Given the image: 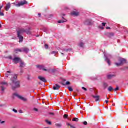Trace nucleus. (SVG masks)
Returning <instances> with one entry per match:
<instances>
[{
	"mask_svg": "<svg viewBox=\"0 0 128 128\" xmlns=\"http://www.w3.org/2000/svg\"><path fill=\"white\" fill-rule=\"evenodd\" d=\"M68 50H70V49H66V50H64V52H68Z\"/></svg>",
	"mask_w": 128,
	"mask_h": 128,
	"instance_id": "obj_39",
	"label": "nucleus"
},
{
	"mask_svg": "<svg viewBox=\"0 0 128 128\" xmlns=\"http://www.w3.org/2000/svg\"><path fill=\"white\" fill-rule=\"evenodd\" d=\"M105 57L106 58V61L108 64H110V59L108 58L106 56V55L104 54Z\"/></svg>",
	"mask_w": 128,
	"mask_h": 128,
	"instance_id": "obj_16",
	"label": "nucleus"
},
{
	"mask_svg": "<svg viewBox=\"0 0 128 128\" xmlns=\"http://www.w3.org/2000/svg\"><path fill=\"white\" fill-rule=\"evenodd\" d=\"M62 86H70V82H67L65 84L62 83Z\"/></svg>",
	"mask_w": 128,
	"mask_h": 128,
	"instance_id": "obj_24",
	"label": "nucleus"
},
{
	"mask_svg": "<svg viewBox=\"0 0 128 128\" xmlns=\"http://www.w3.org/2000/svg\"><path fill=\"white\" fill-rule=\"evenodd\" d=\"M28 4V2L26 1V0L21 1L18 4H16V6L17 8H20V6H24V4Z\"/></svg>",
	"mask_w": 128,
	"mask_h": 128,
	"instance_id": "obj_6",
	"label": "nucleus"
},
{
	"mask_svg": "<svg viewBox=\"0 0 128 128\" xmlns=\"http://www.w3.org/2000/svg\"><path fill=\"white\" fill-rule=\"evenodd\" d=\"M38 80H41L42 82H46V78L42 76H39L38 77Z\"/></svg>",
	"mask_w": 128,
	"mask_h": 128,
	"instance_id": "obj_12",
	"label": "nucleus"
},
{
	"mask_svg": "<svg viewBox=\"0 0 128 128\" xmlns=\"http://www.w3.org/2000/svg\"><path fill=\"white\" fill-rule=\"evenodd\" d=\"M116 64H120L118 63H116Z\"/></svg>",
	"mask_w": 128,
	"mask_h": 128,
	"instance_id": "obj_54",
	"label": "nucleus"
},
{
	"mask_svg": "<svg viewBox=\"0 0 128 128\" xmlns=\"http://www.w3.org/2000/svg\"><path fill=\"white\" fill-rule=\"evenodd\" d=\"M7 58H8L9 60H12V56H8V57H7Z\"/></svg>",
	"mask_w": 128,
	"mask_h": 128,
	"instance_id": "obj_32",
	"label": "nucleus"
},
{
	"mask_svg": "<svg viewBox=\"0 0 128 128\" xmlns=\"http://www.w3.org/2000/svg\"><path fill=\"white\" fill-rule=\"evenodd\" d=\"M107 36H108V38H112V36H114V33H108Z\"/></svg>",
	"mask_w": 128,
	"mask_h": 128,
	"instance_id": "obj_18",
	"label": "nucleus"
},
{
	"mask_svg": "<svg viewBox=\"0 0 128 128\" xmlns=\"http://www.w3.org/2000/svg\"><path fill=\"white\" fill-rule=\"evenodd\" d=\"M106 28V30H110V27H107Z\"/></svg>",
	"mask_w": 128,
	"mask_h": 128,
	"instance_id": "obj_49",
	"label": "nucleus"
},
{
	"mask_svg": "<svg viewBox=\"0 0 128 128\" xmlns=\"http://www.w3.org/2000/svg\"><path fill=\"white\" fill-rule=\"evenodd\" d=\"M12 110L14 112H16V114L18 112V110H16V109H13Z\"/></svg>",
	"mask_w": 128,
	"mask_h": 128,
	"instance_id": "obj_42",
	"label": "nucleus"
},
{
	"mask_svg": "<svg viewBox=\"0 0 128 128\" xmlns=\"http://www.w3.org/2000/svg\"><path fill=\"white\" fill-rule=\"evenodd\" d=\"M24 66V65H20V68H22V66Z\"/></svg>",
	"mask_w": 128,
	"mask_h": 128,
	"instance_id": "obj_52",
	"label": "nucleus"
},
{
	"mask_svg": "<svg viewBox=\"0 0 128 128\" xmlns=\"http://www.w3.org/2000/svg\"><path fill=\"white\" fill-rule=\"evenodd\" d=\"M103 86L104 88V90H106V88H108V84L106 82H104Z\"/></svg>",
	"mask_w": 128,
	"mask_h": 128,
	"instance_id": "obj_15",
	"label": "nucleus"
},
{
	"mask_svg": "<svg viewBox=\"0 0 128 128\" xmlns=\"http://www.w3.org/2000/svg\"><path fill=\"white\" fill-rule=\"evenodd\" d=\"M10 4L8 3L6 5V7L5 8L6 11V12L8 11V10H10Z\"/></svg>",
	"mask_w": 128,
	"mask_h": 128,
	"instance_id": "obj_14",
	"label": "nucleus"
},
{
	"mask_svg": "<svg viewBox=\"0 0 128 128\" xmlns=\"http://www.w3.org/2000/svg\"><path fill=\"white\" fill-rule=\"evenodd\" d=\"M118 90H120V88L118 87H116L114 90V92H118Z\"/></svg>",
	"mask_w": 128,
	"mask_h": 128,
	"instance_id": "obj_33",
	"label": "nucleus"
},
{
	"mask_svg": "<svg viewBox=\"0 0 128 128\" xmlns=\"http://www.w3.org/2000/svg\"><path fill=\"white\" fill-rule=\"evenodd\" d=\"M84 24L86 26H92V20L88 19L86 20L84 22Z\"/></svg>",
	"mask_w": 128,
	"mask_h": 128,
	"instance_id": "obj_8",
	"label": "nucleus"
},
{
	"mask_svg": "<svg viewBox=\"0 0 128 128\" xmlns=\"http://www.w3.org/2000/svg\"><path fill=\"white\" fill-rule=\"evenodd\" d=\"M14 52H22V48L21 49H15Z\"/></svg>",
	"mask_w": 128,
	"mask_h": 128,
	"instance_id": "obj_21",
	"label": "nucleus"
},
{
	"mask_svg": "<svg viewBox=\"0 0 128 128\" xmlns=\"http://www.w3.org/2000/svg\"><path fill=\"white\" fill-rule=\"evenodd\" d=\"M30 52V49L28 48H22V52H24L26 54H28Z\"/></svg>",
	"mask_w": 128,
	"mask_h": 128,
	"instance_id": "obj_10",
	"label": "nucleus"
},
{
	"mask_svg": "<svg viewBox=\"0 0 128 128\" xmlns=\"http://www.w3.org/2000/svg\"><path fill=\"white\" fill-rule=\"evenodd\" d=\"M58 54V52H50V54H54L55 56H56V54Z\"/></svg>",
	"mask_w": 128,
	"mask_h": 128,
	"instance_id": "obj_25",
	"label": "nucleus"
},
{
	"mask_svg": "<svg viewBox=\"0 0 128 128\" xmlns=\"http://www.w3.org/2000/svg\"><path fill=\"white\" fill-rule=\"evenodd\" d=\"M68 114H64V118H68Z\"/></svg>",
	"mask_w": 128,
	"mask_h": 128,
	"instance_id": "obj_34",
	"label": "nucleus"
},
{
	"mask_svg": "<svg viewBox=\"0 0 128 128\" xmlns=\"http://www.w3.org/2000/svg\"><path fill=\"white\" fill-rule=\"evenodd\" d=\"M42 30H43V32H46V30H48V29L46 28H43Z\"/></svg>",
	"mask_w": 128,
	"mask_h": 128,
	"instance_id": "obj_35",
	"label": "nucleus"
},
{
	"mask_svg": "<svg viewBox=\"0 0 128 128\" xmlns=\"http://www.w3.org/2000/svg\"><path fill=\"white\" fill-rule=\"evenodd\" d=\"M67 125H68V126H70H70H72V124H70V123H68V124H67Z\"/></svg>",
	"mask_w": 128,
	"mask_h": 128,
	"instance_id": "obj_46",
	"label": "nucleus"
},
{
	"mask_svg": "<svg viewBox=\"0 0 128 128\" xmlns=\"http://www.w3.org/2000/svg\"><path fill=\"white\" fill-rule=\"evenodd\" d=\"M60 86L58 84H56L53 87V90H60Z\"/></svg>",
	"mask_w": 128,
	"mask_h": 128,
	"instance_id": "obj_13",
	"label": "nucleus"
},
{
	"mask_svg": "<svg viewBox=\"0 0 128 128\" xmlns=\"http://www.w3.org/2000/svg\"><path fill=\"white\" fill-rule=\"evenodd\" d=\"M0 84L1 92L2 94H4V90H6V88H4V86H8V82H3L0 83Z\"/></svg>",
	"mask_w": 128,
	"mask_h": 128,
	"instance_id": "obj_4",
	"label": "nucleus"
},
{
	"mask_svg": "<svg viewBox=\"0 0 128 128\" xmlns=\"http://www.w3.org/2000/svg\"><path fill=\"white\" fill-rule=\"evenodd\" d=\"M72 16H78V12H73L71 13Z\"/></svg>",
	"mask_w": 128,
	"mask_h": 128,
	"instance_id": "obj_17",
	"label": "nucleus"
},
{
	"mask_svg": "<svg viewBox=\"0 0 128 128\" xmlns=\"http://www.w3.org/2000/svg\"><path fill=\"white\" fill-rule=\"evenodd\" d=\"M112 90H114V88L112 86H110L108 88V92H112Z\"/></svg>",
	"mask_w": 128,
	"mask_h": 128,
	"instance_id": "obj_26",
	"label": "nucleus"
},
{
	"mask_svg": "<svg viewBox=\"0 0 128 128\" xmlns=\"http://www.w3.org/2000/svg\"><path fill=\"white\" fill-rule=\"evenodd\" d=\"M46 122L48 124H49V126H52V122L48 121V120H46Z\"/></svg>",
	"mask_w": 128,
	"mask_h": 128,
	"instance_id": "obj_28",
	"label": "nucleus"
},
{
	"mask_svg": "<svg viewBox=\"0 0 128 128\" xmlns=\"http://www.w3.org/2000/svg\"><path fill=\"white\" fill-rule=\"evenodd\" d=\"M38 14L39 16L40 17L41 14Z\"/></svg>",
	"mask_w": 128,
	"mask_h": 128,
	"instance_id": "obj_53",
	"label": "nucleus"
},
{
	"mask_svg": "<svg viewBox=\"0 0 128 128\" xmlns=\"http://www.w3.org/2000/svg\"><path fill=\"white\" fill-rule=\"evenodd\" d=\"M105 102H106V104H108V100H106V101H105Z\"/></svg>",
	"mask_w": 128,
	"mask_h": 128,
	"instance_id": "obj_50",
	"label": "nucleus"
},
{
	"mask_svg": "<svg viewBox=\"0 0 128 128\" xmlns=\"http://www.w3.org/2000/svg\"><path fill=\"white\" fill-rule=\"evenodd\" d=\"M21 73H22V74H23V72H22V71H21Z\"/></svg>",
	"mask_w": 128,
	"mask_h": 128,
	"instance_id": "obj_57",
	"label": "nucleus"
},
{
	"mask_svg": "<svg viewBox=\"0 0 128 128\" xmlns=\"http://www.w3.org/2000/svg\"><path fill=\"white\" fill-rule=\"evenodd\" d=\"M2 8H4V4L0 6V11H2Z\"/></svg>",
	"mask_w": 128,
	"mask_h": 128,
	"instance_id": "obj_38",
	"label": "nucleus"
},
{
	"mask_svg": "<svg viewBox=\"0 0 128 128\" xmlns=\"http://www.w3.org/2000/svg\"><path fill=\"white\" fill-rule=\"evenodd\" d=\"M82 88L84 90L85 92H86L88 90L85 88L84 87H82Z\"/></svg>",
	"mask_w": 128,
	"mask_h": 128,
	"instance_id": "obj_40",
	"label": "nucleus"
},
{
	"mask_svg": "<svg viewBox=\"0 0 128 128\" xmlns=\"http://www.w3.org/2000/svg\"><path fill=\"white\" fill-rule=\"evenodd\" d=\"M0 122L1 124H4L6 122H4V121L2 122V120H0Z\"/></svg>",
	"mask_w": 128,
	"mask_h": 128,
	"instance_id": "obj_37",
	"label": "nucleus"
},
{
	"mask_svg": "<svg viewBox=\"0 0 128 128\" xmlns=\"http://www.w3.org/2000/svg\"><path fill=\"white\" fill-rule=\"evenodd\" d=\"M62 54L64 56V54L63 53H62Z\"/></svg>",
	"mask_w": 128,
	"mask_h": 128,
	"instance_id": "obj_58",
	"label": "nucleus"
},
{
	"mask_svg": "<svg viewBox=\"0 0 128 128\" xmlns=\"http://www.w3.org/2000/svg\"><path fill=\"white\" fill-rule=\"evenodd\" d=\"M106 23H102V25L103 26H106Z\"/></svg>",
	"mask_w": 128,
	"mask_h": 128,
	"instance_id": "obj_44",
	"label": "nucleus"
},
{
	"mask_svg": "<svg viewBox=\"0 0 128 128\" xmlns=\"http://www.w3.org/2000/svg\"><path fill=\"white\" fill-rule=\"evenodd\" d=\"M107 100H108V98H107Z\"/></svg>",
	"mask_w": 128,
	"mask_h": 128,
	"instance_id": "obj_59",
	"label": "nucleus"
},
{
	"mask_svg": "<svg viewBox=\"0 0 128 128\" xmlns=\"http://www.w3.org/2000/svg\"><path fill=\"white\" fill-rule=\"evenodd\" d=\"M68 10V7L65 8L64 10Z\"/></svg>",
	"mask_w": 128,
	"mask_h": 128,
	"instance_id": "obj_48",
	"label": "nucleus"
},
{
	"mask_svg": "<svg viewBox=\"0 0 128 128\" xmlns=\"http://www.w3.org/2000/svg\"><path fill=\"white\" fill-rule=\"evenodd\" d=\"M16 78H18V74H16L12 76L11 78V81L12 84H14L15 86H12V90H15L16 88H20V81H16Z\"/></svg>",
	"mask_w": 128,
	"mask_h": 128,
	"instance_id": "obj_2",
	"label": "nucleus"
},
{
	"mask_svg": "<svg viewBox=\"0 0 128 128\" xmlns=\"http://www.w3.org/2000/svg\"><path fill=\"white\" fill-rule=\"evenodd\" d=\"M37 68L40 70H44V72H48V70L44 68V66L42 65H38Z\"/></svg>",
	"mask_w": 128,
	"mask_h": 128,
	"instance_id": "obj_7",
	"label": "nucleus"
},
{
	"mask_svg": "<svg viewBox=\"0 0 128 128\" xmlns=\"http://www.w3.org/2000/svg\"><path fill=\"white\" fill-rule=\"evenodd\" d=\"M70 128H76V127H74V126H73L72 125L70 126Z\"/></svg>",
	"mask_w": 128,
	"mask_h": 128,
	"instance_id": "obj_47",
	"label": "nucleus"
},
{
	"mask_svg": "<svg viewBox=\"0 0 128 128\" xmlns=\"http://www.w3.org/2000/svg\"><path fill=\"white\" fill-rule=\"evenodd\" d=\"M117 66H120V64H117Z\"/></svg>",
	"mask_w": 128,
	"mask_h": 128,
	"instance_id": "obj_56",
	"label": "nucleus"
},
{
	"mask_svg": "<svg viewBox=\"0 0 128 128\" xmlns=\"http://www.w3.org/2000/svg\"><path fill=\"white\" fill-rule=\"evenodd\" d=\"M45 48L48 50V45L46 44H45Z\"/></svg>",
	"mask_w": 128,
	"mask_h": 128,
	"instance_id": "obj_36",
	"label": "nucleus"
},
{
	"mask_svg": "<svg viewBox=\"0 0 128 128\" xmlns=\"http://www.w3.org/2000/svg\"><path fill=\"white\" fill-rule=\"evenodd\" d=\"M10 74H12V72H10V71H8L7 72L6 74V76L7 78H8V76H10Z\"/></svg>",
	"mask_w": 128,
	"mask_h": 128,
	"instance_id": "obj_23",
	"label": "nucleus"
},
{
	"mask_svg": "<svg viewBox=\"0 0 128 128\" xmlns=\"http://www.w3.org/2000/svg\"><path fill=\"white\" fill-rule=\"evenodd\" d=\"M84 126H87V124H88V122H84Z\"/></svg>",
	"mask_w": 128,
	"mask_h": 128,
	"instance_id": "obj_43",
	"label": "nucleus"
},
{
	"mask_svg": "<svg viewBox=\"0 0 128 128\" xmlns=\"http://www.w3.org/2000/svg\"><path fill=\"white\" fill-rule=\"evenodd\" d=\"M68 90L70 91V92H74V90L72 89V88L71 87H68Z\"/></svg>",
	"mask_w": 128,
	"mask_h": 128,
	"instance_id": "obj_30",
	"label": "nucleus"
},
{
	"mask_svg": "<svg viewBox=\"0 0 128 128\" xmlns=\"http://www.w3.org/2000/svg\"><path fill=\"white\" fill-rule=\"evenodd\" d=\"M0 16H4V14L3 12H2V11H0Z\"/></svg>",
	"mask_w": 128,
	"mask_h": 128,
	"instance_id": "obj_31",
	"label": "nucleus"
},
{
	"mask_svg": "<svg viewBox=\"0 0 128 128\" xmlns=\"http://www.w3.org/2000/svg\"><path fill=\"white\" fill-rule=\"evenodd\" d=\"M13 96H16V98H20L21 100H23V102H28V99L16 93L14 94Z\"/></svg>",
	"mask_w": 128,
	"mask_h": 128,
	"instance_id": "obj_5",
	"label": "nucleus"
},
{
	"mask_svg": "<svg viewBox=\"0 0 128 128\" xmlns=\"http://www.w3.org/2000/svg\"><path fill=\"white\" fill-rule=\"evenodd\" d=\"M12 60L14 64H24V62L22 60V59L20 58H15Z\"/></svg>",
	"mask_w": 128,
	"mask_h": 128,
	"instance_id": "obj_3",
	"label": "nucleus"
},
{
	"mask_svg": "<svg viewBox=\"0 0 128 128\" xmlns=\"http://www.w3.org/2000/svg\"><path fill=\"white\" fill-rule=\"evenodd\" d=\"M66 22V20L64 19L63 20H59L58 22V24H62L64 22Z\"/></svg>",
	"mask_w": 128,
	"mask_h": 128,
	"instance_id": "obj_22",
	"label": "nucleus"
},
{
	"mask_svg": "<svg viewBox=\"0 0 128 128\" xmlns=\"http://www.w3.org/2000/svg\"><path fill=\"white\" fill-rule=\"evenodd\" d=\"M56 126H58V128H61L62 126V124H56Z\"/></svg>",
	"mask_w": 128,
	"mask_h": 128,
	"instance_id": "obj_29",
	"label": "nucleus"
},
{
	"mask_svg": "<svg viewBox=\"0 0 128 128\" xmlns=\"http://www.w3.org/2000/svg\"><path fill=\"white\" fill-rule=\"evenodd\" d=\"M30 29H24V28H20L17 30L18 36L20 39V42H22L24 40V36H22V34L24 32H26L27 34H32V32H30Z\"/></svg>",
	"mask_w": 128,
	"mask_h": 128,
	"instance_id": "obj_1",
	"label": "nucleus"
},
{
	"mask_svg": "<svg viewBox=\"0 0 128 128\" xmlns=\"http://www.w3.org/2000/svg\"><path fill=\"white\" fill-rule=\"evenodd\" d=\"M19 112H20V114H22V111L20 110V111Z\"/></svg>",
	"mask_w": 128,
	"mask_h": 128,
	"instance_id": "obj_51",
	"label": "nucleus"
},
{
	"mask_svg": "<svg viewBox=\"0 0 128 128\" xmlns=\"http://www.w3.org/2000/svg\"><path fill=\"white\" fill-rule=\"evenodd\" d=\"M49 114H50V116H54V113H50Z\"/></svg>",
	"mask_w": 128,
	"mask_h": 128,
	"instance_id": "obj_45",
	"label": "nucleus"
},
{
	"mask_svg": "<svg viewBox=\"0 0 128 128\" xmlns=\"http://www.w3.org/2000/svg\"><path fill=\"white\" fill-rule=\"evenodd\" d=\"M120 64H128V61L124 58H120Z\"/></svg>",
	"mask_w": 128,
	"mask_h": 128,
	"instance_id": "obj_9",
	"label": "nucleus"
},
{
	"mask_svg": "<svg viewBox=\"0 0 128 128\" xmlns=\"http://www.w3.org/2000/svg\"><path fill=\"white\" fill-rule=\"evenodd\" d=\"M78 46H80V48H84V43L82 42H81L79 44H78Z\"/></svg>",
	"mask_w": 128,
	"mask_h": 128,
	"instance_id": "obj_20",
	"label": "nucleus"
},
{
	"mask_svg": "<svg viewBox=\"0 0 128 128\" xmlns=\"http://www.w3.org/2000/svg\"><path fill=\"white\" fill-rule=\"evenodd\" d=\"M92 98H96V102H98V100H100V96H92Z\"/></svg>",
	"mask_w": 128,
	"mask_h": 128,
	"instance_id": "obj_19",
	"label": "nucleus"
},
{
	"mask_svg": "<svg viewBox=\"0 0 128 128\" xmlns=\"http://www.w3.org/2000/svg\"><path fill=\"white\" fill-rule=\"evenodd\" d=\"M114 76H116V75L112 74H108L106 76L108 80H112V78H113Z\"/></svg>",
	"mask_w": 128,
	"mask_h": 128,
	"instance_id": "obj_11",
	"label": "nucleus"
},
{
	"mask_svg": "<svg viewBox=\"0 0 128 128\" xmlns=\"http://www.w3.org/2000/svg\"><path fill=\"white\" fill-rule=\"evenodd\" d=\"M78 120H79L78 118H74L72 120V122H78Z\"/></svg>",
	"mask_w": 128,
	"mask_h": 128,
	"instance_id": "obj_27",
	"label": "nucleus"
},
{
	"mask_svg": "<svg viewBox=\"0 0 128 128\" xmlns=\"http://www.w3.org/2000/svg\"><path fill=\"white\" fill-rule=\"evenodd\" d=\"M2 28V24H0V28Z\"/></svg>",
	"mask_w": 128,
	"mask_h": 128,
	"instance_id": "obj_55",
	"label": "nucleus"
},
{
	"mask_svg": "<svg viewBox=\"0 0 128 128\" xmlns=\"http://www.w3.org/2000/svg\"><path fill=\"white\" fill-rule=\"evenodd\" d=\"M34 112H38V108H34Z\"/></svg>",
	"mask_w": 128,
	"mask_h": 128,
	"instance_id": "obj_41",
	"label": "nucleus"
}]
</instances>
